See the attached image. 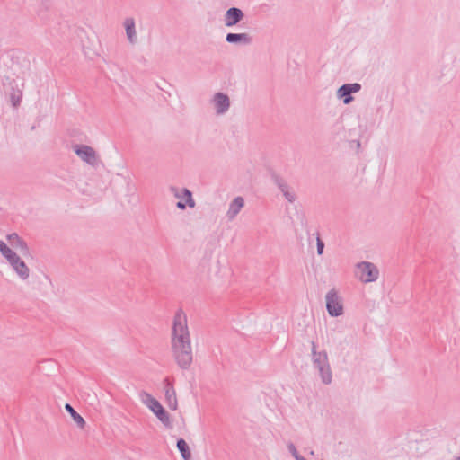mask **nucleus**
Here are the masks:
<instances>
[{"label": "nucleus", "instance_id": "f257e3e1", "mask_svg": "<svg viewBox=\"0 0 460 460\" xmlns=\"http://www.w3.org/2000/svg\"><path fill=\"white\" fill-rule=\"evenodd\" d=\"M172 348L177 365L183 370L189 369L192 363V350L187 318L180 310L173 318Z\"/></svg>", "mask_w": 460, "mask_h": 460}, {"label": "nucleus", "instance_id": "f03ea898", "mask_svg": "<svg viewBox=\"0 0 460 460\" xmlns=\"http://www.w3.org/2000/svg\"><path fill=\"white\" fill-rule=\"evenodd\" d=\"M312 344V361L314 367L319 371L321 380L323 384L329 385L332 381V373L325 350L317 351L314 341Z\"/></svg>", "mask_w": 460, "mask_h": 460}, {"label": "nucleus", "instance_id": "7ed1b4c3", "mask_svg": "<svg viewBox=\"0 0 460 460\" xmlns=\"http://www.w3.org/2000/svg\"><path fill=\"white\" fill-rule=\"evenodd\" d=\"M2 256L8 261L15 273L22 279L25 280L30 277V269L25 261L6 243L2 246Z\"/></svg>", "mask_w": 460, "mask_h": 460}, {"label": "nucleus", "instance_id": "20e7f679", "mask_svg": "<svg viewBox=\"0 0 460 460\" xmlns=\"http://www.w3.org/2000/svg\"><path fill=\"white\" fill-rule=\"evenodd\" d=\"M146 400L145 401L147 407L156 416V418L165 426L172 427L170 415L164 406L151 394L146 393Z\"/></svg>", "mask_w": 460, "mask_h": 460}, {"label": "nucleus", "instance_id": "39448f33", "mask_svg": "<svg viewBox=\"0 0 460 460\" xmlns=\"http://www.w3.org/2000/svg\"><path fill=\"white\" fill-rule=\"evenodd\" d=\"M7 85L9 89L6 93L9 96L11 105L13 109H17L21 105L22 100V90L18 87V84L15 79L11 78L10 76H4L3 80V86L5 87Z\"/></svg>", "mask_w": 460, "mask_h": 460}, {"label": "nucleus", "instance_id": "423d86ee", "mask_svg": "<svg viewBox=\"0 0 460 460\" xmlns=\"http://www.w3.org/2000/svg\"><path fill=\"white\" fill-rule=\"evenodd\" d=\"M326 310L330 316L338 317L343 314V305L335 288H332L325 296Z\"/></svg>", "mask_w": 460, "mask_h": 460}, {"label": "nucleus", "instance_id": "0eeeda50", "mask_svg": "<svg viewBox=\"0 0 460 460\" xmlns=\"http://www.w3.org/2000/svg\"><path fill=\"white\" fill-rule=\"evenodd\" d=\"M73 150L79 158L89 165L94 167L98 164L99 158L97 153L92 146L84 144H75L73 146Z\"/></svg>", "mask_w": 460, "mask_h": 460}, {"label": "nucleus", "instance_id": "6e6552de", "mask_svg": "<svg viewBox=\"0 0 460 460\" xmlns=\"http://www.w3.org/2000/svg\"><path fill=\"white\" fill-rule=\"evenodd\" d=\"M360 272L359 279L364 283L373 282L378 279L379 270L377 267L369 261H361L357 264Z\"/></svg>", "mask_w": 460, "mask_h": 460}, {"label": "nucleus", "instance_id": "1a4fd4ad", "mask_svg": "<svg viewBox=\"0 0 460 460\" xmlns=\"http://www.w3.org/2000/svg\"><path fill=\"white\" fill-rule=\"evenodd\" d=\"M360 90L361 84L358 83L344 84L338 88L337 97L338 99L342 100L344 104L348 105L354 100L352 94L359 92Z\"/></svg>", "mask_w": 460, "mask_h": 460}, {"label": "nucleus", "instance_id": "9d476101", "mask_svg": "<svg viewBox=\"0 0 460 460\" xmlns=\"http://www.w3.org/2000/svg\"><path fill=\"white\" fill-rule=\"evenodd\" d=\"M164 396L166 402L168 404V407L175 411L178 406L177 397H176V392L173 386V379L170 377H165L164 379Z\"/></svg>", "mask_w": 460, "mask_h": 460}, {"label": "nucleus", "instance_id": "9b49d317", "mask_svg": "<svg viewBox=\"0 0 460 460\" xmlns=\"http://www.w3.org/2000/svg\"><path fill=\"white\" fill-rule=\"evenodd\" d=\"M6 239L10 245L13 249L19 251L22 256L27 257L31 255L30 248L27 243L21 236H19L18 234H7Z\"/></svg>", "mask_w": 460, "mask_h": 460}, {"label": "nucleus", "instance_id": "f8f14e48", "mask_svg": "<svg viewBox=\"0 0 460 460\" xmlns=\"http://www.w3.org/2000/svg\"><path fill=\"white\" fill-rule=\"evenodd\" d=\"M244 18V13L238 7H230L226 10L224 22L226 27H233L237 25Z\"/></svg>", "mask_w": 460, "mask_h": 460}, {"label": "nucleus", "instance_id": "ddd939ff", "mask_svg": "<svg viewBox=\"0 0 460 460\" xmlns=\"http://www.w3.org/2000/svg\"><path fill=\"white\" fill-rule=\"evenodd\" d=\"M226 41L229 44L246 46L252 44V37L245 32H228L226 36Z\"/></svg>", "mask_w": 460, "mask_h": 460}, {"label": "nucleus", "instance_id": "4468645a", "mask_svg": "<svg viewBox=\"0 0 460 460\" xmlns=\"http://www.w3.org/2000/svg\"><path fill=\"white\" fill-rule=\"evenodd\" d=\"M215 107L217 114L226 113L230 107V99L227 94L217 93L214 95Z\"/></svg>", "mask_w": 460, "mask_h": 460}, {"label": "nucleus", "instance_id": "2eb2a0df", "mask_svg": "<svg viewBox=\"0 0 460 460\" xmlns=\"http://www.w3.org/2000/svg\"><path fill=\"white\" fill-rule=\"evenodd\" d=\"M244 207V199L243 198L238 196L234 198L230 205L229 208L226 212V217L229 220H233L241 211V209Z\"/></svg>", "mask_w": 460, "mask_h": 460}, {"label": "nucleus", "instance_id": "dca6fc26", "mask_svg": "<svg viewBox=\"0 0 460 460\" xmlns=\"http://www.w3.org/2000/svg\"><path fill=\"white\" fill-rule=\"evenodd\" d=\"M181 192H182V199H184V201L179 200L176 203L177 208H179L181 210H184L186 208V207H189L190 208H195L196 202L193 199L192 192L187 188H182Z\"/></svg>", "mask_w": 460, "mask_h": 460}, {"label": "nucleus", "instance_id": "f3484780", "mask_svg": "<svg viewBox=\"0 0 460 460\" xmlns=\"http://www.w3.org/2000/svg\"><path fill=\"white\" fill-rule=\"evenodd\" d=\"M124 26L126 30V34L128 40L131 43L136 41V30H135V20L131 17L126 18L124 21Z\"/></svg>", "mask_w": 460, "mask_h": 460}, {"label": "nucleus", "instance_id": "a211bd4d", "mask_svg": "<svg viewBox=\"0 0 460 460\" xmlns=\"http://www.w3.org/2000/svg\"><path fill=\"white\" fill-rule=\"evenodd\" d=\"M176 447H177L179 452L181 453L183 460H190L191 459L190 449L189 447L188 443L185 441L184 438H178L176 441Z\"/></svg>", "mask_w": 460, "mask_h": 460}, {"label": "nucleus", "instance_id": "6ab92c4d", "mask_svg": "<svg viewBox=\"0 0 460 460\" xmlns=\"http://www.w3.org/2000/svg\"><path fill=\"white\" fill-rule=\"evenodd\" d=\"M65 409L71 415L73 420L77 424V426L80 429H84L86 422L84 419L74 409V407L69 403H66Z\"/></svg>", "mask_w": 460, "mask_h": 460}, {"label": "nucleus", "instance_id": "aec40b11", "mask_svg": "<svg viewBox=\"0 0 460 460\" xmlns=\"http://www.w3.org/2000/svg\"><path fill=\"white\" fill-rule=\"evenodd\" d=\"M270 177L280 191H284L287 188H288L287 181L277 172H271Z\"/></svg>", "mask_w": 460, "mask_h": 460}, {"label": "nucleus", "instance_id": "412c9836", "mask_svg": "<svg viewBox=\"0 0 460 460\" xmlns=\"http://www.w3.org/2000/svg\"><path fill=\"white\" fill-rule=\"evenodd\" d=\"M283 196L285 197V199L289 201L290 203H293L296 199V196L295 193L293 192H290L288 188H287L284 191H281Z\"/></svg>", "mask_w": 460, "mask_h": 460}, {"label": "nucleus", "instance_id": "4be33fe9", "mask_svg": "<svg viewBox=\"0 0 460 460\" xmlns=\"http://www.w3.org/2000/svg\"><path fill=\"white\" fill-rule=\"evenodd\" d=\"M283 196L285 197V199L289 201L290 203H293L296 199V196L295 193L293 192H290L288 188H287L284 191H281Z\"/></svg>", "mask_w": 460, "mask_h": 460}, {"label": "nucleus", "instance_id": "5701e85b", "mask_svg": "<svg viewBox=\"0 0 460 460\" xmlns=\"http://www.w3.org/2000/svg\"><path fill=\"white\" fill-rule=\"evenodd\" d=\"M316 249H317V254L322 255L323 252V249H324V243L321 239L319 234H317V238H316Z\"/></svg>", "mask_w": 460, "mask_h": 460}, {"label": "nucleus", "instance_id": "b1692460", "mask_svg": "<svg viewBox=\"0 0 460 460\" xmlns=\"http://www.w3.org/2000/svg\"><path fill=\"white\" fill-rule=\"evenodd\" d=\"M170 190L172 193H173L174 197H176L178 199H182V192L181 191V193H180L178 188H176L174 186H171Z\"/></svg>", "mask_w": 460, "mask_h": 460}, {"label": "nucleus", "instance_id": "393cba45", "mask_svg": "<svg viewBox=\"0 0 460 460\" xmlns=\"http://www.w3.org/2000/svg\"><path fill=\"white\" fill-rule=\"evenodd\" d=\"M454 460H460V456L456 457Z\"/></svg>", "mask_w": 460, "mask_h": 460}]
</instances>
